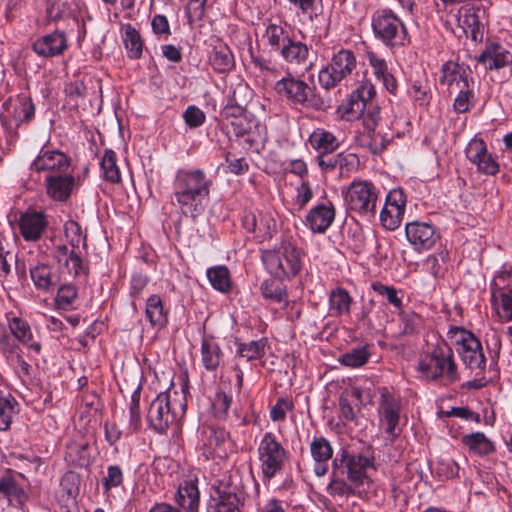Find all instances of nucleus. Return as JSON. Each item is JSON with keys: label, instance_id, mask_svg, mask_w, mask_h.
Instances as JSON below:
<instances>
[{"label": "nucleus", "instance_id": "obj_62", "mask_svg": "<svg viewBox=\"0 0 512 512\" xmlns=\"http://www.w3.org/2000/svg\"><path fill=\"white\" fill-rule=\"evenodd\" d=\"M206 3L207 0H189L185 7L189 22L200 21L204 18Z\"/></svg>", "mask_w": 512, "mask_h": 512}, {"label": "nucleus", "instance_id": "obj_47", "mask_svg": "<svg viewBox=\"0 0 512 512\" xmlns=\"http://www.w3.org/2000/svg\"><path fill=\"white\" fill-rule=\"evenodd\" d=\"M100 166L106 180L112 183H116L120 180V171L116 163V153L113 150H105Z\"/></svg>", "mask_w": 512, "mask_h": 512}, {"label": "nucleus", "instance_id": "obj_1", "mask_svg": "<svg viewBox=\"0 0 512 512\" xmlns=\"http://www.w3.org/2000/svg\"><path fill=\"white\" fill-rule=\"evenodd\" d=\"M31 170L41 173L46 192H73L80 177L74 175L71 158L64 152L43 147L31 163Z\"/></svg>", "mask_w": 512, "mask_h": 512}, {"label": "nucleus", "instance_id": "obj_54", "mask_svg": "<svg viewBox=\"0 0 512 512\" xmlns=\"http://www.w3.org/2000/svg\"><path fill=\"white\" fill-rule=\"evenodd\" d=\"M77 299V291L73 285H62L59 287L55 303L59 309L70 310Z\"/></svg>", "mask_w": 512, "mask_h": 512}, {"label": "nucleus", "instance_id": "obj_46", "mask_svg": "<svg viewBox=\"0 0 512 512\" xmlns=\"http://www.w3.org/2000/svg\"><path fill=\"white\" fill-rule=\"evenodd\" d=\"M281 278L266 279L261 284V293L264 298L274 302H282L285 300L286 293L284 285L280 281Z\"/></svg>", "mask_w": 512, "mask_h": 512}, {"label": "nucleus", "instance_id": "obj_3", "mask_svg": "<svg viewBox=\"0 0 512 512\" xmlns=\"http://www.w3.org/2000/svg\"><path fill=\"white\" fill-rule=\"evenodd\" d=\"M275 92L293 106H300L315 111L326 110L328 102L317 93L315 86L287 73L275 83Z\"/></svg>", "mask_w": 512, "mask_h": 512}, {"label": "nucleus", "instance_id": "obj_52", "mask_svg": "<svg viewBox=\"0 0 512 512\" xmlns=\"http://www.w3.org/2000/svg\"><path fill=\"white\" fill-rule=\"evenodd\" d=\"M140 397L141 390L138 387L131 395L129 404V426L130 432H136L141 427V412H140Z\"/></svg>", "mask_w": 512, "mask_h": 512}, {"label": "nucleus", "instance_id": "obj_36", "mask_svg": "<svg viewBox=\"0 0 512 512\" xmlns=\"http://www.w3.org/2000/svg\"><path fill=\"white\" fill-rule=\"evenodd\" d=\"M12 117L16 123V128L21 124L29 123L34 119L35 105L31 97L21 94L16 98L13 104Z\"/></svg>", "mask_w": 512, "mask_h": 512}, {"label": "nucleus", "instance_id": "obj_9", "mask_svg": "<svg viewBox=\"0 0 512 512\" xmlns=\"http://www.w3.org/2000/svg\"><path fill=\"white\" fill-rule=\"evenodd\" d=\"M258 460L263 481H270L280 473L288 459V452L272 432H266L258 448Z\"/></svg>", "mask_w": 512, "mask_h": 512}, {"label": "nucleus", "instance_id": "obj_58", "mask_svg": "<svg viewBox=\"0 0 512 512\" xmlns=\"http://www.w3.org/2000/svg\"><path fill=\"white\" fill-rule=\"evenodd\" d=\"M183 119L189 128L195 129L205 123L206 115L199 107L189 105L183 113Z\"/></svg>", "mask_w": 512, "mask_h": 512}, {"label": "nucleus", "instance_id": "obj_20", "mask_svg": "<svg viewBox=\"0 0 512 512\" xmlns=\"http://www.w3.org/2000/svg\"><path fill=\"white\" fill-rule=\"evenodd\" d=\"M405 194H386L384 207L380 213L382 225L388 230L397 229L405 213Z\"/></svg>", "mask_w": 512, "mask_h": 512}, {"label": "nucleus", "instance_id": "obj_34", "mask_svg": "<svg viewBox=\"0 0 512 512\" xmlns=\"http://www.w3.org/2000/svg\"><path fill=\"white\" fill-rule=\"evenodd\" d=\"M249 92V89L246 85H238L231 97L229 98L228 103L223 108L221 115L224 118L223 122L234 121L247 114V111L244 108L243 103L239 99V95L246 94Z\"/></svg>", "mask_w": 512, "mask_h": 512}, {"label": "nucleus", "instance_id": "obj_22", "mask_svg": "<svg viewBox=\"0 0 512 512\" xmlns=\"http://www.w3.org/2000/svg\"><path fill=\"white\" fill-rule=\"evenodd\" d=\"M335 218V209L330 201L312 208L306 216V224L314 233H324Z\"/></svg>", "mask_w": 512, "mask_h": 512}, {"label": "nucleus", "instance_id": "obj_48", "mask_svg": "<svg viewBox=\"0 0 512 512\" xmlns=\"http://www.w3.org/2000/svg\"><path fill=\"white\" fill-rule=\"evenodd\" d=\"M463 25L465 33L474 42H481L483 39L484 26L479 20L476 11L467 12L463 16Z\"/></svg>", "mask_w": 512, "mask_h": 512}, {"label": "nucleus", "instance_id": "obj_15", "mask_svg": "<svg viewBox=\"0 0 512 512\" xmlns=\"http://www.w3.org/2000/svg\"><path fill=\"white\" fill-rule=\"evenodd\" d=\"M338 461L346 468L348 480L356 486L362 485L367 478V469L372 467L373 462L369 457L361 454H350L343 451L341 458H336L333 461L335 467L338 466Z\"/></svg>", "mask_w": 512, "mask_h": 512}, {"label": "nucleus", "instance_id": "obj_8", "mask_svg": "<svg viewBox=\"0 0 512 512\" xmlns=\"http://www.w3.org/2000/svg\"><path fill=\"white\" fill-rule=\"evenodd\" d=\"M65 236L69 241L68 245H58L55 247L54 259L67 268L69 274L77 276L83 269L81 255L76 249L82 244L85 245L86 237L83 235L81 226L74 220H68L64 224Z\"/></svg>", "mask_w": 512, "mask_h": 512}, {"label": "nucleus", "instance_id": "obj_50", "mask_svg": "<svg viewBox=\"0 0 512 512\" xmlns=\"http://www.w3.org/2000/svg\"><path fill=\"white\" fill-rule=\"evenodd\" d=\"M399 319L402 325L401 335L416 334L423 325L422 317L414 311L399 310Z\"/></svg>", "mask_w": 512, "mask_h": 512}, {"label": "nucleus", "instance_id": "obj_32", "mask_svg": "<svg viewBox=\"0 0 512 512\" xmlns=\"http://www.w3.org/2000/svg\"><path fill=\"white\" fill-rule=\"evenodd\" d=\"M309 142L319 154L333 153L340 145L337 137L323 128L314 130L309 137Z\"/></svg>", "mask_w": 512, "mask_h": 512}, {"label": "nucleus", "instance_id": "obj_40", "mask_svg": "<svg viewBox=\"0 0 512 512\" xmlns=\"http://www.w3.org/2000/svg\"><path fill=\"white\" fill-rule=\"evenodd\" d=\"M175 501L182 508L193 511L199 501L197 486L192 482H185L183 485H180L175 496Z\"/></svg>", "mask_w": 512, "mask_h": 512}, {"label": "nucleus", "instance_id": "obj_28", "mask_svg": "<svg viewBox=\"0 0 512 512\" xmlns=\"http://www.w3.org/2000/svg\"><path fill=\"white\" fill-rule=\"evenodd\" d=\"M329 315L332 317H342L350 314L353 298L349 292L337 287L329 293Z\"/></svg>", "mask_w": 512, "mask_h": 512}, {"label": "nucleus", "instance_id": "obj_53", "mask_svg": "<svg viewBox=\"0 0 512 512\" xmlns=\"http://www.w3.org/2000/svg\"><path fill=\"white\" fill-rule=\"evenodd\" d=\"M265 37L272 49L278 52L291 36L283 27L277 24H270L266 28Z\"/></svg>", "mask_w": 512, "mask_h": 512}, {"label": "nucleus", "instance_id": "obj_4", "mask_svg": "<svg viewBox=\"0 0 512 512\" xmlns=\"http://www.w3.org/2000/svg\"><path fill=\"white\" fill-rule=\"evenodd\" d=\"M418 371L427 380L442 378L452 383L459 379L454 352L445 342L433 346L420 358Z\"/></svg>", "mask_w": 512, "mask_h": 512}, {"label": "nucleus", "instance_id": "obj_26", "mask_svg": "<svg viewBox=\"0 0 512 512\" xmlns=\"http://www.w3.org/2000/svg\"><path fill=\"white\" fill-rule=\"evenodd\" d=\"M492 304L502 322L512 321V289L504 290L495 283L492 286Z\"/></svg>", "mask_w": 512, "mask_h": 512}, {"label": "nucleus", "instance_id": "obj_10", "mask_svg": "<svg viewBox=\"0 0 512 512\" xmlns=\"http://www.w3.org/2000/svg\"><path fill=\"white\" fill-rule=\"evenodd\" d=\"M356 56L353 51L341 49L334 53L330 62L318 73V82L325 90L336 87L342 80L351 75L356 68Z\"/></svg>", "mask_w": 512, "mask_h": 512}, {"label": "nucleus", "instance_id": "obj_17", "mask_svg": "<svg viewBox=\"0 0 512 512\" xmlns=\"http://www.w3.org/2000/svg\"><path fill=\"white\" fill-rule=\"evenodd\" d=\"M0 352L20 377L30 376L31 366L24 360L19 344L8 334L5 328L0 329Z\"/></svg>", "mask_w": 512, "mask_h": 512}, {"label": "nucleus", "instance_id": "obj_38", "mask_svg": "<svg viewBox=\"0 0 512 512\" xmlns=\"http://www.w3.org/2000/svg\"><path fill=\"white\" fill-rule=\"evenodd\" d=\"M377 194H345L347 207L360 214L373 213L376 207Z\"/></svg>", "mask_w": 512, "mask_h": 512}, {"label": "nucleus", "instance_id": "obj_45", "mask_svg": "<svg viewBox=\"0 0 512 512\" xmlns=\"http://www.w3.org/2000/svg\"><path fill=\"white\" fill-rule=\"evenodd\" d=\"M473 84L467 83V86L461 85L458 88L459 92L453 102V108L457 113H466L473 107L475 100Z\"/></svg>", "mask_w": 512, "mask_h": 512}, {"label": "nucleus", "instance_id": "obj_44", "mask_svg": "<svg viewBox=\"0 0 512 512\" xmlns=\"http://www.w3.org/2000/svg\"><path fill=\"white\" fill-rule=\"evenodd\" d=\"M123 41L128 56L132 59H139L143 51V41L139 32L131 25H127Z\"/></svg>", "mask_w": 512, "mask_h": 512}, {"label": "nucleus", "instance_id": "obj_6", "mask_svg": "<svg viewBox=\"0 0 512 512\" xmlns=\"http://www.w3.org/2000/svg\"><path fill=\"white\" fill-rule=\"evenodd\" d=\"M261 259L268 272L277 278L295 276L301 269V252L289 242L278 249L263 251Z\"/></svg>", "mask_w": 512, "mask_h": 512}, {"label": "nucleus", "instance_id": "obj_61", "mask_svg": "<svg viewBox=\"0 0 512 512\" xmlns=\"http://www.w3.org/2000/svg\"><path fill=\"white\" fill-rule=\"evenodd\" d=\"M231 402L232 398L230 395L223 391L217 392L212 404L215 416L218 418H224L231 406Z\"/></svg>", "mask_w": 512, "mask_h": 512}, {"label": "nucleus", "instance_id": "obj_60", "mask_svg": "<svg viewBox=\"0 0 512 512\" xmlns=\"http://www.w3.org/2000/svg\"><path fill=\"white\" fill-rule=\"evenodd\" d=\"M444 263H445V254L440 253L439 255H430L424 262L425 269L433 275V277L438 278L443 276L444 274Z\"/></svg>", "mask_w": 512, "mask_h": 512}, {"label": "nucleus", "instance_id": "obj_59", "mask_svg": "<svg viewBox=\"0 0 512 512\" xmlns=\"http://www.w3.org/2000/svg\"><path fill=\"white\" fill-rule=\"evenodd\" d=\"M293 402L288 399L281 397L277 400L276 404L272 406L270 410V418L273 422L284 421L287 412L293 410Z\"/></svg>", "mask_w": 512, "mask_h": 512}, {"label": "nucleus", "instance_id": "obj_31", "mask_svg": "<svg viewBox=\"0 0 512 512\" xmlns=\"http://www.w3.org/2000/svg\"><path fill=\"white\" fill-rule=\"evenodd\" d=\"M145 314L153 327L163 328L168 323V312L164 309L163 301L157 294H153L147 299Z\"/></svg>", "mask_w": 512, "mask_h": 512}, {"label": "nucleus", "instance_id": "obj_42", "mask_svg": "<svg viewBox=\"0 0 512 512\" xmlns=\"http://www.w3.org/2000/svg\"><path fill=\"white\" fill-rule=\"evenodd\" d=\"M266 342V339H259L248 343H238L236 353L247 361L260 359L265 354Z\"/></svg>", "mask_w": 512, "mask_h": 512}, {"label": "nucleus", "instance_id": "obj_11", "mask_svg": "<svg viewBox=\"0 0 512 512\" xmlns=\"http://www.w3.org/2000/svg\"><path fill=\"white\" fill-rule=\"evenodd\" d=\"M185 404H179L176 407L172 402L171 393L169 391L161 392L150 403L147 420L150 427L157 433H164L176 418L185 411Z\"/></svg>", "mask_w": 512, "mask_h": 512}, {"label": "nucleus", "instance_id": "obj_37", "mask_svg": "<svg viewBox=\"0 0 512 512\" xmlns=\"http://www.w3.org/2000/svg\"><path fill=\"white\" fill-rule=\"evenodd\" d=\"M462 443L470 452L478 456H486L495 451L494 443L482 432H474L463 436Z\"/></svg>", "mask_w": 512, "mask_h": 512}, {"label": "nucleus", "instance_id": "obj_18", "mask_svg": "<svg viewBox=\"0 0 512 512\" xmlns=\"http://www.w3.org/2000/svg\"><path fill=\"white\" fill-rule=\"evenodd\" d=\"M487 71L500 70L512 65V53L499 42H487L483 51L475 57Z\"/></svg>", "mask_w": 512, "mask_h": 512}, {"label": "nucleus", "instance_id": "obj_35", "mask_svg": "<svg viewBox=\"0 0 512 512\" xmlns=\"http://www.w3.org/2000/svg\"><path fill=\"white\" fill-rule=\"evenodd\" d=\"M220 346L213 337H204L201 343V358L206 370H216L222 359Z\"/></svg>", "mask_w": 512, "mask_h": 512}, {"label": "nucleus", "instance_id": "obj_29", "mask_svg": "<svg viewBox=\"0 0 512 512\" xmlns=\"http://www.w3.org/2000/svg\"><path fill=\"white\" fill-rule=\"evenodd\" d=\"M457 352L459 353L466 367L470 368L471 370L484 369L485 356L478 338H475L463 348H458Z\"/></svg>", "mask_w": 512, "mask_h": 512}, {"label": "nucleus", "instance_id": "obj_19", "mask_svg": "<svg viewBox=\"0 0 512 512\" xmlns=\"http://www.w3.org/2000/svg\"><path fill=\"white\" fill-rule=\"evenodd\" d=\"M439 82L447 87L449 95L454 93V86L460 88L461 85L467 86V83H474L469 67H462L457 62L446 61L440 69Z\"/></svg>", "mask_w": 512, "mask_h": 512}, {"label": "nucleus", "instance_id": "obj_12", "mask_svg": "<svg viewBox=\"0 0 512 512\" xmlns=\"http://www.w3.org/2000/svg\"><path fill=\"white\" fill-rule=\"evenodd\" d=\"M221 129L229 137L233 135L236 138H243L249 148L257 152L264 147L265 134L261 131L257 119L248 113L234 121L222 122Z\"/></svg>", "mask_w": 512, "mask_h": 512}, {"label": "nucleus", "instance_id": "obj_25", "mask_svg": "<svg viewBox=\"0 0 512 512\" xmlns=\"http://www.w3.org/2000/svg\"><path fill=\"white\" fill-rule=\"evenodd\" d=\"M310 453L315 462V474L319 477L324 476L328 471V462L333 456L330 442L323 436L314 437L310 443Z\"/></svg>", "mask_w": 512, "mask_h": 512}, {"label": "nucleus", "instance_id": "obj_5", "mask_svg": "<svg viewBox=\"0 0 512 512\" xmlns=\"http://www.w3.org/2000/svg\"><path fill=\"white\" fill-rule=\"evenodd\" d=\"M375 95V87L369 81L363 82L354 90L347 103L341 106L347 120L352 121L363 116L366 127L374 131L380 120L379 108L373 103Z\"/></svg>", "mask_w": 512, "mask_h": 512}, {"label": "nucleus", "instance_id": "obj_30", "mask_svg": "<svg viewBox=\"0 0 512 512\" xmlns=\"http://www.w3.org/2000/svg\"><path fill=\"white\" fill-rule=\"evenodd\" d=\"M209 63L219 73L230 71L234 67V56L224 43L215 45L209 56Z\"/></svg>", "mask_w": 512, "mask_h": 512}, {"label": "nucleus", "instance_id": "obj_64", "mask_svg": "<svg viewBox=\"0 0 512 512\" xmlns=\"http://www.w3.org/2000/svg\"><path fill=\"white\" fill-rule=\"evenodd\" d=\"M14 406L8 399L0 398V431H6L12 422Z\"/></svg>", "mask_w": 512, "mask_h": 512}, {"label": "nucleus", "instance_id": "obj_39", "mask_svg": "<svg viewBox=\"0 0 512 512\" xmlns=\"http://www.w3.org/2000/svg\"><path fill=\"white\" fill-rule=\"evenodd\" d=\"M30 275L35 286L41 290L47 291L58 282V277L52 272V268L45 264L31 268Z\"/></svg>", "mask_w": 512, "mask_h": 512}, {"label": "nucleus", "instance_id": "obj_7", "mask_svg": "<svg viewBox=\"0 0 512 512\" xmlns=\"http://www.w3.org/2000/svg\"><path fill=\"white\" fill-rule=\"evenodd\" d=\"M238 480L237 474L225 473L213 484L208 512H241L242 491Z\"/></svg>", "mask_w": 512, "mask_h": 512}, {"label": "nucleus", "instance_id": "obj_2", "mask_svg": "<svg viewBox=\"0 0 512 512\" xmlns=\"http://www.w3.org/2000/svg\"><path fill=\"white\" fill-rule=\"evenodd\" d=\"M371 28L374 38L390 49L402 48L410 43L404 22L390 8H378L372 13Z\"/></svg>", "mask_w": 512, "mask_h": 512}, {"label": "nucleus", "instance_id": "obj_16", "mask_svg": "<svg viewBox=\"0 0 512 512\" xmlns=\"http://www.w3.org/2000/svg\"><path fill=\"white\" fill-rule=\"evenodd\" d=\"M406 238L416 251L431 249L439 238L435 228L426 222H411L405 227Z\"/></svg>", "mask_w": 512, "mask_h": 512}, {"label": "nucleus", "instance_id": "obj_13", "mask_svg": "<svg viewBox=\"0 0 512 512\" xmlns=\"http://www.w3.org/2000/svg\"><path fill=\"white\" fill-rule=\"evenodd\" d=\"M380 399L378 405V415L380 422L385 425V432L396 437L399 435V421L402 410L401 398L390 392L388 388L379 389Z\"/></svg>", "mask_w": 512, "mask_h": 512}, {"label": "nucleus", "instance_id": "obj_21", "mask_svg": "<svg viewBox=\"0 0 512 512\" xmlns=\"http://www.w3.org/2000/svg\"><path fill=\"white\" fill-rule=\"evenodd\" d=\"M67 47L68 44L65 34L58 30L39 37L32 43V50L38 56L44 58L60 56Z\"/></svg>", "mask_w": 512, "mask_h": 512}, {"label": "nucleus", "instance_id": "obj_63", "mask_svg": "<svg viewBox=\"0 0 512 512\" xmlns=\"http://www.w3.org/2000/svg\"><path fill=\"white\" fill-rule=\"evenodd\" d=\"M436 473L445 479L458 476L459 465L453 459H441L437 462Z\"/></svg>", "mask_w": 512, "mask_h": 512}, {"label": "nucleus", "instance_id": "obj_14", "mask_svg": "<svg viewBox=\"0 0 512 512\" xmlns=\"http://www.w3.org/2000/svg\"><path fill=\"white\" fill-rule=\"evenodd\" d=\"M466 157L476 165L477 170L486 175H495L499 171V164L487 151L483 139L473 138L465 149Z\"/></svg>", "mask_w": 512, "mask_h": 512}, {"label": "nucleus", "instance_id": "obj_55", "mask_svg": "<svg viewBox=\"0 0 512 512\" xmlns=\"http://www.w3.org/2000/svg\"><path fill=\"white\" fill-rule=\"evenodd\" d=\"M477 338L472 332L458 326H451L447 332V339L450 341L451 345L458 348H463L469 342Z\"/></svg>", "mask_w": 512, "mask_h": 512}, {"label": "nucleus", "instance_id": "obj_23", "mask_svg": "<svg viewBox=\"0 0 512 512\" xmlns=\"http://www.w3.org/2000/svg\"><path fill=\"white\" fill-rule=\"evenodd\" d=\"M8 329L9 331H6L17 344L21 343L36 354L41 352V344L34 340L31 327L26 320L13 317L8 321Z\"/></svg>", "mask_w": 512, "mask_h": 512}, {"label": "nucleus", "instance_id": "obj_33", "mask_svg": "<svg viewBox=\"0 0 512 512\" xmlns=\"http://www.w3.org/2000/svg\"><path fill=\"white\" fill-rule=\"evenodd\" d=\"M178 182L183 185L181 192H209L212 185V181L201 170L184 173Z\"/></svg>", "mask_w": 512, "mask_h": 512}, {"label": "nucleus", "instance_id": "obj_41", "mask_svg": "<svg viewBox=\"0 0 512 512\" xmlns=\"http://www.w3.org/2000/svg\"><path fill=\"white\" fill-rule=\"evenodd\" d=\"M206 274L214 289L222 293L230 291L232 282L230 272L226 266L218 265L208 268Z\"/></svg>", "mask_w": 512, "mask_h": 512}, {"label": "nucleus", "instance_id": "obj_56", "mask_svg": "<svg viewBox=\"0 0 512 512\" xmlns=\"http://www.w3.org/2000/svg\"><path fill=\"white\" fill-rule=\"evenodd\" d=\"M371 288L378 295L385 297L387 302L394 308L397 310L402 309V299L398 296V291L395 287L384 285L381 282H373Z\"/></svg>", "mask_w": 512, "mask_h": 512}, {"label": "nucleus", "instance_id": "obj_51", "mask_svg": "<svg viewBox=\"0 0 512 512\" xmlns=\"http://www.w3.org/2000/svg\"><path fill=\"white\" fill-rule=\"evenodd\" d=\"M370 354L365 347L351 349L339 357V362L349 368H359L369 360Z\"/></svg>", "mask_w": 512, "mask_h": 512}, {"label": "nucleus", "instance_id": "obj_43", "mask_svg": "<svg viewBox=\"0 0 512 512\" xmlns=\"http://www.w3.org/2000/svg\"><path fill=\"white\" fill-rule=\"evenodd\" d=\"M176 201L179 204L181 211L185 215L192 217L199 214L204 209V203L201 194H175Z\"/></svg>", "mask_w": 512, "mask_h": 512}, {"label": "nucleus", "instance_id": "obj_57", "mask_svg": "<svg viewBox=\"0 0 512 512\" xmlns=\"http://www.w3.org/2000/svg\"><path fill=\"white\" fill-rule=\"evenodd\" d=\"M22 495L23 490L12 476L6 475L0 478V498L3 497L12 501L13 499H20Z\"/></svg>", "mask_w": 512, "mask_h": 512}, {"label": "nucleus", "instance_id": "obj_27", "mask_svg": "<svg viewBox=\"0 0 512 512\" xmlns=\"http://www.w3.org/2000/svg\"><path fill=\"white\" fill-rule=\"evenodd\" d=\"M278 52L286 62L296 65H304L309 57V47L293 37L287 39Z\"/></svg>", "mask_w": 512, "mask_h": 512}, {"label": "nucleus", "instance_id": "obj_49", "mask_svg": "<svg viewBox=\"0 0 512 512\" xmlns=\"http://www.w3.org/2000/svg\"><path fill=\"white\" fill-rule=\"evenodd\" d=\"M315 162L322 174L328 176H341V170L338 163V156L334 153L318 154L315 157Z\"/></svg>", "mask_w": 512, "mask_h": 512}, {"label": "nucleus", "instance_id": "obj_24", "mask_svg": "<svg viewBox=\"0 0 512 512\" xmlns=\"http://www.w3.org/2000/svg\"><path fill=\"white\" fill-rule=\"evenodd\" d=\"M47 226L45 215L41 212L27 211L19 218V228L27 241L38 240Z\"/></svg>", "mask_w": 512, "mask_h": 512}]
</instances>
